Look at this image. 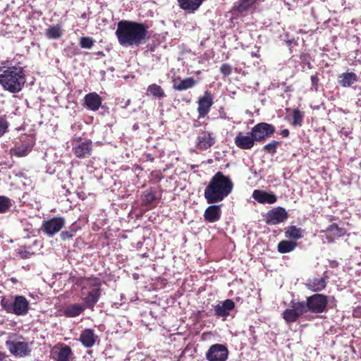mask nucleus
I'll return each mask as SVG.
<instances>
[{"mask_svg": "<svg viewBox=\"0 0 361 361\" xmlns=\"http://www.w3.org/2000/svg\"><path fill=\"white\" fill-rule=\"evenodd\" d=\"M147 27L142 23L121 20L118 23L116 35L123 47L139 46L145 42Z\"/></svg>", "mask_w": 361, "mask_h": 361, "instance_id": "obj_1", "label": "nucleus"}, {"mask_svg": "<svg viewBox=\"0 0 361 361\" xmlns=\"http://www.w3.org/2000/svg\"><path fill=\"white\" fill-rule=\"evenodd\" d=\"M233 183L231 179L222 172L218 171L211 178L204 189V198L208 204L224 200L232 192Z\"/></svg>", "mask_w": 361, "mask_h": 361, "instance_id": "obj_2", "label": "nucleus"}, {"mask_svg": "<svg viewBox=\"0 0 361 361\" xmlns=\"http://www.w3.org/2000/svg\"><path fill=\"white\" fill-rule=\"evenodd\" d=\"M25 75L20 66L4 67L0 69V84L11 93L19 92L25 83Z\"/></svg>", "mask_w": 361, "mask_h": 361, "instance_id": "obj_3", "label": "nucleus"}, {"mask_svg": "<svg viewBox=\"0 0 361 361\" xmlns=\"http://www.w3.org/2000/svg\"><path fill=\"white\" fill-rule=\"evenodd\" d=\"M22 337L16 334H10L6 341V346L10 353L16 357H24L31 352L30 344L21 340Z\"/></svg>", "mask_w": 361, "mask_h": 361, "instance_id": "obj_4", "label": "nucleus"}, {"mask_svg": "<svg viewBox=\"0 0 361 361\" xmlns=\"http://www.w3.org/2000/svg\"><path fill=\"white\" fill-rule=\"evenodd\" d=\"M1 305L6 312L18 316L25 315L30 307L28 300L23 295H16L13 302L3 298Z\"/></svg>", "mask_w": 361, "mask_h": 361, "instance_id": "obj_5", "label": "nucleus"}, {"mask_svg": "<svg viewBox=\"0 0 361 361\" xmlns=\"http://www.w3.org/2000/svg\"><path fill=\"white\" fill-rule=\"evenodd\" d=\"M66 219L61 216H54L42 221L41 231L49 237H53L65 226Z\"/></svg>", "mask_w": 361, "mask_h": 361, "instance_id": "obj_6", "label": "nucleus"}, {"mask_svg": "<svg viewBox=\"0 0 361 361\" xmlns=\"http://www.w3.org/2000/svg\"><path fill=\"white\" fill-rule=\"evenodd\" d=\"M309 311L314 313H322L326 309L328 299L322 294H314L307 298Z\"/></svg>", "mask_w": 361, "mask_h": 361, "instance_id": "obj_7", "label": "nucleus"}, {"mask_svg": "<svg viewBox=\"0 0 361 361\" xmlns=\"http://www.w3.org/2000/svg\"><path fill=\"white\" fill-rule=\"evenodd\" d=\"M228 350L222 344H214L207 350L206 358L208 361H226L228 359Z\"/></svg>", "mask_w": 361, "mask_h": 361, "instance_id": "obj_8", "label": "nucleus"}, {"mask_svg": "<svg viewBox=\"0 0 361 361\" xmlns=\"http://www.w3.org/2000/svg\"><path fill=\"white\" fill-rule=\"evenodd\" d=\"M275 131L274 127L267 123H260L255 126L251 130L255 141H264Z\"/></svg>", "mask_w": 361, "mask_h": 361, "instance_id": "obj_9", "label": "nucleus"}, {"mask_svg": "<svg viewBox=\"0 0 361 361\" xmlns=\"http://www.w3.org/2000/svg\"><path fill=\"white\" fill-rule=\"evenodd\" d=\"M92 151V143L90 140L76 141L73 147L74 154L80 159L90 156Z\"/></svg>", "mask_w": 361, "mask_h": 361, "instance_id": "obj_10", "label": "nucleus"}, {"mask_svg": "<svg viewBox=\"0 0 361 361\" xmlns=\"http://www.w3.org/2000/svg\"><path fill=\"white\" fill-rule=\"evenodd\" d=\"M288 217V213L283 207H278L269 211L266 214V222L275 225L285 221Z\"/></svg>", "mask_w": 361, "mask_h": 361, "instance_id": "obj_11", "label": "nucleus"}, {"mask_svg": "<svg viewBox=\"0 0 361 361\" xmlns=\"http://www.w3.org/2000/svg\"><path fill=\"white\" fill-rule=\"evenodd\" d=\"M235 145L241 149H250L255 145V140L252 133L244 134L243 133H238L234 139Z\"/></svg>", "mask_w": 361, "mask_h": 361, "instance_id": "obj_12", "label": "nucleus"}, {"mask_svg": "<svg viewBox=\"0 0 361 361\" xmlns=\"http://www.w3.org/2000/svg\"><path fill=\"white\" fill-rule=\"evenodd\" d=\"M215 142V138L212 134L207 131L199 133L197 137V146L201 150H206Z\"/></svg>", "mask_w": 361, "mask_h": 361, "instance_id": "obj_13", "label": "nucleus"}, {"mask_svg": "<svg viewBox=\"0 0 361 361\" xmlns=\"http://www.w3.org/2000/svg\"><path fill=\"white\" fill-rule=\"evenodd\" d=\"M322 232L325 234V238L328 243H334L336 238L345 234V230L336 224L330 225L326 231Z\"/></svg>", "mask_w": 361, "mask_h": 361, "instance_id": "obj_14", "label": "nucleus"}, {"mask_svg": "<svg viewBox=\"0 0 361 361\" xmlns=\"http://www.w3.org/2000/svg\"><path fill=\"white\" fill-rule=\"evenodd\" d=\"M235 307V303L232 300L227 299L219 302L214 307L215 314L220 317L226 318L229 315L230 311Z\"/></svg>", "mask_w": 361, "mask_h": 361, "instance_id": "obj_15", "label": "nucleus"}, {"mask_svg": "<svg viewBox=\"0 0 361 361\" xmlns=\"http://www.w3.org/2000/svg\"><path fill=\"white\" fill-rule=\"evenodd\" d=\"M101 296V289L94 288L90 290L87 295L82 298L85 308L93 310Z\"/></svg>", "mask_w": 361, "mask_h": 361, "instance_id": "obj_16", "label": "nucleus"}, {"mask_svg": "<svg viewBox=\"0 0 361 361\" xmlns=\"http://www.w3.org/2000/svg\"><path fill=\"white\" fill-rule=\"evenodd\" d=\"M213 104L211 94L206 92L203 97L198 101V113L200 117H204L209 111L210 107Z\"/></svg>", "mask_w": 361, "mask_h": 361, "instance_id": "obj_17", "label": "nucleus"}, {"mask_svg": "<svg viewBox=\"0 0 361 361\" xmlns=\"http://www.w3.org/2000/svg\"><path fill=\"white\" fill-rule=\"evenodd\" d=\"M252 197L260 204H274L277 200V197L274 193L259 190L253 191Z\"/></svg>", "mask_w": 361, "mask_h": 361, "instance_id": "obj_18", "label": "nucleus"}, {"mask_svg": "<svg viewBox=\"0 0 361 361\" xmlns=\"http://www.w3.org/2000/svg\"><path fill=\"white\" fill-rule=\"evenodd\" d=\"M98 336L91 329H84L80 336V341L85 348H92L97 341Z\"/></svg>", "mask_w": 361, "mask_h": 361, "instance_id": "obj_19", "label": "nucleus"}, {"mask_svg": "<svg viewBox=\"0 0 361 361\" xmlns=\"http://www.w3.org/2000/svg\"><path fill=\"white\" fill-rule=\"evenodd\" d=\"M33 147L32 140H28L23 142L20 145H16L14 147L11 149V154L16 156L18 157H23L27 156L32 150Z\"/></svg>", "mask_w": 361, "mask_h": 361, "instance_id": "obj_20", "label": "nucleus"}, {"mask_svg": "<svg viewBox=\"0 0 361 361\" xmlns=\"http://www.w3.org/2000/svg\"><path fill=\"white\" fill-rule=\"evenodd\" d=\"M85 104L88 109L95 111L102 105V99L96 92H91L85 95Z\"/></svg>", "mask_w": 361, "mask_h": 361, "instance_id": "obj_21", "label": "nucleus"}, {"mask_svg": "<svg viewBox=\"0 0 361 361\" xmlns=\"http://www.w3.org/2000/svg\"><path fill=\"white\" fill-rule=\"evenodd\" d=\"M305 285L310 290L318 292L326 288V281L324 278L317 276L309 279Z\"/></svg>", "mask_w": 361, "mask_h": 361, "instance_id": "obj_22", "label": "nucleus"}, {"mask_svg": "<svg viewBox=\"0 0 361 361\" xmlns=\"http://www.w3.org/2000/svg\"><path fill=\"white\" fill-rule=\"evenodd\" d=\"M221 214L220 205H211L206 209L204 216L207 221L213 223L220 219Z\"/></svg>", "mask_w": 361, "mask_h": 361, "instance_id": "obj_23", "label": "nucleus"}, {"mask_svg": "<svg viewBox=\"0 0 361 361\" xmlns=\"http://www.w3.org/2000/svg\"><path fill=\"white\" fill-rule=\"evenodd\" d=\"M85 306L81 303L68 305L64 309V315L68 317H75L80 315L85 310Z\"/></svg>", "mask_w": 361, "mask_h": 361, "instance_id": "obj_24", "label": "nucleus"}, {"mask_svg": "<svg viewBox=\"0 0 361 361\" xmlns=\"http://www.w3.org/2000/svg\"><path fill=\"white\" fill-rule=\"evenodd\" d=\"M358 80L357 75L353 72H346L341 74L338 76V83L341 86L344 87H350L354 82Z\"/></svg>", "mask_w": 361, "mask_h": 361, "instance_id": "obj_25", "label": "nucleus"}, {"mask_svg": "<svg viewBox=\"0 0 361 361\" xmlns=\"http://www.w3.org/2000/svg\"><path fill=\"white\" fill-rule=\"evenodd\" d=\"M203 0H179L180 7L189 12L197 10L202 4Z\"/></svg>", "mask_w": 361, "mask_h": 361, "instance_id": "obj_26", "label": "nucleus"}, {"mask_svg": "<svg viewBox=\"0 0 361 361\" xmlns=\"http://www.w3.org/2000/svg\"><path fill=\"white\" fill-rule=\"evenodd\" d=\"M196 84V81L192 78H187L180 80L178 82H174L173 89L178 91L186 90L192 88Z\"/></svg>", "mask_w": 361, "mask_h": 361, "instance_id": "obj_27", "label": "nucleus"}, {"mask_svg": "<svg viewBox=\"0 0 361 361\" xmlns=\"http://www.w3.org/2000/svg\"><path fill=\"white\" fill-rule=\"evenodd\" d=\"M297 246V243L292 240H281L278 244V251L280 253L284 254L290 252L295 250Z\"/></svg>", "mask_w": 361, "mask_h": 361, "instance_id": "obj_28", "label": "nucleus"}, {"mask_svg": "<svg viewBox=\"0 0 361 361\" xmlns=\"http://www.w3.org/2000/svg\"><path fill=\"white\" fill-rule=\"evenodd\" d=\"M286 236L294 240H298L302 237V230L295 226H290L286 228Z\"/></svg>", "mask_w": 361, "mask_h": 361, "instance_id": "obj_29", "label": "nucleus"}, {"mask_svg": "<svg viewBox=\"0 0 361 361\" xmlns=\"http://www.w3.org/2000/svg\"><path fill=\"white\" fill-rule=\"evenodd\" d=\"M62 35L63 31L59 25L51 26L46 31V36L49 39H59Z\"/></svg>", "mask_w": 361, "mask_h": 361, "instance_id": "obj_30", "label": "nucleus"}, {"mask_svg": "<svg viewBox=\"0 0 361 361\" xmlns=\"http://www.w3.org/2000/svg\"><path fill=\"white\" fill-rule=\"evenodd\" d=\"M291 307H293L298 317H300L304 313L309 311V306L307 302H295L293 301L291 302Z\"/></svg>", "mask_w": 361, "mask_h": 361, "instance_id": "obj_31", "label": "nucleus"}, {"mask_svg": "<svg viewBox=\"0 0 361 361\" xmlns=\"http://www.w3.org/2000/svg\"><path fill=\"white\" fill-rule=\"evenodd\" d=\"M147 93L159 98L162 99L166 97V94L163 90V89L161 87V86L157 85V84H152L149 85L147 87Z\"/></svg>", "mask_w": 361, "mask_h": 361, "instance_id": "obj_32", "label": "nucleus"}, {"mask_svg": "<svg viewBox=\"0 0 361 361\" xmlns=\"http://www.w3.org/2000/svg\"><path fill=\"white\" fill-rule=\"evenodd\" d=\"M257 0H240L235 9L238 13H243L251 8Z\"/></svg>", "mask_w": 361, "mask_h": 361, "instance_id": "obj_33", "label": "nucleus"}, {"mask_svg": "<svg viewBox=\"0 0 361 361\" xmlns=\"http://www.w3.org/2000/svg\"><path fill=\"white\" fill-rule=\"evenodd\" d=\"M71 355V348L66 345L59 350L56 359L57 361H69Z\"/></svg>", "mask_w": 361, "mask_h": 361, "instance_id": "obj_34", "label": "nucleus"}, {"mask_svg": "<svg viewBox=\"0 0 361 361\" xmlns=\"http://www.w3.org/2000/svg\"><path fill=\"white\" fill-rule=\"evenodd\" d=\"M78 228L75 224H73L67 231H62L60 234V238L63 241L71 240L75 234Z\"/></svg>", "mask_w": 361, "mask_h": 361, "instance_id": "obj_35", "label": "nucleus"}, {"mask_svg": "<svg viewBox=\"0 0 361 361\" xmlns=\"http://www.w3.org/2000/svg\"><path fill=\"white\" fill-rule=\"evenodd\" d=\"M283 317L288 323L294 322L298 318L294 308L291 307L283 312Z\"/></svg>", "mask_w": 361, "mask_h": 361, "instance_id": "obj_36", "label": "nucleus"}, {"mask_svg": "<svg viewBox=\"0 0 361 361\" xmlns=\"http://www.w3.org/2000/svg\"><path fill=\"white\" fill-rule=\"evenodd\" d=\"M304 118V113L298 109H295L293 111V126H301Z\"/></svg>", "mask_w": 361, "mask_h": 361, "instance_id": "obj_37", "label": "nucleus"}, {"mask_svg": "<svg viewBox=\"0 0 361 361\" xmlns=\"http://www.w3.org/2000/svg\"><path fill=\"white\" fill-rule=\"evenodd\" d=\"M11 206L12 200L10 198L0 195V214L8 211Z\"/></svg>", "mask_w": 361, "mask_h": 361, "instance_id": "obj_38", "label": "nucleus"}, {"mask_svg": "<svg viewBox=\"0 0 361 361\" xmlns=\"http://www.w3.org/2000/svg\"><path fill=\"white\" fill-rule=\"evenodd\" d=\"M94 43V39L89 37H82L80 39V45L83 49H91Z\"/></svg>", "mask_w": 361, "mask_h": 361, "instance_id": "obj_39", "label": "nucleus"}, {"mask_svg": "<svg viewBox=\"0 0 361 361\" xmlns=\"http://www.w3.org/2000/svg\"><path fill=\"white\" fill-rule=\"evenodd\" d=\"M156 196L152 191L146 190L143 194V202L146 205H150L155 200Z\"/></svg>", "mask_w": 361, "mask_h": 361, "instance_id": "obj_40", "label": "nucleus"}, {"mask_svg": "<svg viewBox=\"0 0 361 361\" xmlns=\"http://www.w3.org/2000/svg\"><path fill=\"white\" fill-rule=\"evenodd\" d=\"M279 145V142L276 141H272L266 145H264V148L269 153L274 154L276 151V147Z\"/></svg>", "mask_w": 361, "mask_h": 361, "instance_id": "obj_41", "label": "nucleus"}, {"mask_svg": "<svg viewBox=\"0 0 361 361\" xmlns=\"http://www.w3.org/2000/svg\"><path fill=\"white\" fill-rule=\"evenodd\" d=\"M220 71L224 75L228 76L232 73V67L228 63H223L220 67Z\"/></svg>", "mask_w": 361, "mask_h": 361, "instance_id": "obj_42", "label": "nucleus"}, {"mask_svg": "<svg viewBox=\"0 0 361 361\" xmlns=\"http://www.w3.org/2000/svg\"><path fill=\"white\" fill-rule=\"evenodd\" d=\"M8 127V124L6 120L0 117V137L7 131Z\"/></svg>", "mask_w": 361, "mask_h": 361, "instance_id": "obj_43", "label": "nucleus"}, {"mask_svg": "<svg viewBox=\"0 0 361 361\" xmlns=\"http://www.w3.org/2000/svg\"><path fill=\"white\" fill-rule=\"evenodd\" d=\"M311 82H312V89L314 90L315 91L317 90V86H318V82L319 78L317 75H314L311 76Z\"/></svg>", "mask_w": 361, "mask_h": 361, "instance_id": "obj_44", "label": "nucleus"}, {"mask_svg": "<svg viewBox=\"0 0 361 361\" xmlns=\"http://www.w3.org/2000/svg\"><path fill=\"white\" fill-rule=\"evenodd\" d=\"M18 253L22 258H29L31 255V253L27 250H20Z\"/></svg>", "mask_w": 361, "mask_h": 361, "instance_id": "obj_45", "label": "nucleus"}, {"mask_svg": "<svg viewBox=\"0 0 361 361\" xmlns=\"http://www.w3.org/2000/svg\"><path fill=\"white\" fill-rule=\"evenodd\" d=\"M283 137H287L289 135V130L288 129H283L280 133Z\"/></svg>", "mask_w": 361, "mask_h": 361, "instance_id": "obj_46", "label": "nucleus"}, {"mask_svg": "<svg viewBox=\"0 0 361 361\" xmlns=\"http://www.w3.org/2000/svg\"><path fill=\"white\" fill-rule=\"evenodd\" d=\"M6 358V355L0 352V361H4Z\"/></svg>", "mask_w": 361, "mask_h": 361, "instance_id": "obj_47", "label": "nucleus"}]
</instances>
